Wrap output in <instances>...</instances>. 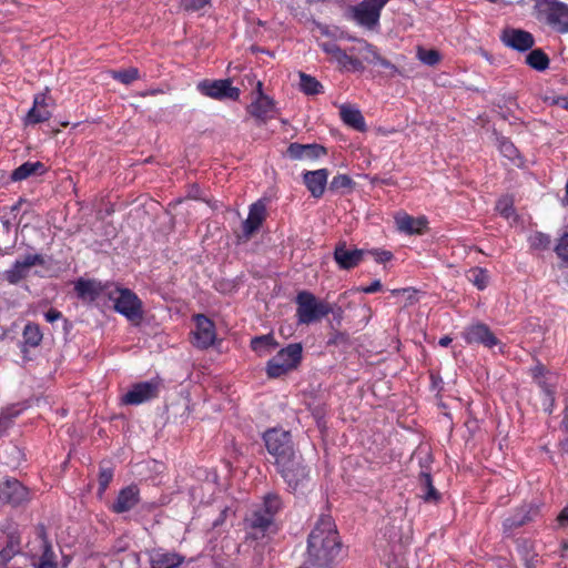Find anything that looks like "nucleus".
Wrapping results in <instances>:
<instances>
[{
  "mask_svg": "<svg viewBox=\"0 0 568 568\" xmlns=\"http://www.w3.org/2000/svg\"><path fill=\"white\" fill-rule=\"evenodd\" d=\"M342 541L331 516H322L307 540V561L316 568H329L338 559Z\"/></svg>",
  "mask_w": 568,
  "mask_h": 568,
  "instance_id": "1",
  "label": "nucleus"
},
{
  "mask_svg": "<svg viewBox=\"0 0 568 568\" xmlns=\"http://www.w3.org/2000/svg\"><path fill=\"white\" fill-rule=\"evenodd\" d=\"M295 302L297 306L296 318L298 324L308 325L318 322L332 312V307L328 303L317 300L316 296L308 291L298 292Z\"/></svg>",
  "mask_w": 568,
  "mask_h": 568,
  "instance_id": "2",
  "label": "nucleus"
},
{
  "mask_svg": "<svg viewBox=\"0 0 568 568\" xmlns=\"http://www.w3.org/2000/svg\"><path fill=\"white\" fill-rule=\"evenodd\" d=\"M534 9L537 19L559 33H568V4L558 0H535Z\"/></svg>",
  "mask_w": 568,
  "mask_h": 568,
  "instance_id": "3",
  "label": "nucleus"
},
{
  "mask_svg": "<svg viewBox=\"0 0 568 568\" xmlns=\"http://www.w3.org/2000/svg\"><path fill=\"white\" fill-rule=\"evenodd\" d=\"M27 548L34 568H58L57 555L43 525L36 527V536L28 542Z\"/></svg>",
  "mask_w": 568,
  "mask_h": 568,
  "instance_id": "4",
  "label": "nucleus"
},
{
  "mask_svg": "<svg viewBox=\"0 0 568 568\" xmlns=\"http://www.w3.org/2000/svg\"><path fill=\"white\" fill-rule=\"evenodd\" d=\"M108 296L113 302L114 310L118 313L135 324L142 321V301L131 290L115 286L108 291Z\"/></svg>",
  "mask_w": 568,
  "mask_h": 568,
  "instance_id": "5",
  "label": "nucleus"
},
{
  "mask_svg": "<svg viewBox=\"0 0 568 568\" xmlns=\"http://www.w3.org/2000/svg\"><path fill=\"white\" fill-rule=\"evenodd\" d=\"M303 347L300 343H293L282 348L266 364V373L271 378H277L296 369L302 361Z\"/></svg>",
  "mask_w": 568,
  "mask_h": 568,
  "instance_id": "6",
  "label": "nucleus"
},
{
  "mask_svg": "<svg viewBox=\"0 0 568 568\" xmlns=\"http://www.w3.org/2000/svg\"><path fill=\"white\" fill-rule=\"evenodd\" d=\"M263 440L268 454L275 458V464L285 465V458L295 452L291 433L282 428L267 429Z\"/></svg>",
  "mask_w": 568,
  "mask_h": 568,
  "instance_id": "7",
  "label": "nucleus"
},
{
  "mask_svg": "<svg viewBox=\"0 0 568 568\" xmlns=\"http://www.w3.org/2000/svg\"><path fill=\"white\" fill-rule=\"evenodd\" d=\"M285 460V465H275L284 480L287 483V485L293 490H296L298 487H302L304 483L307 480V468L303 464V458L301 454H298L296 450L293 452L292 456L286 457Z\"/></svg>",
  "mask_w": 568,
  "mask_h": 568,
  "instance_id": "8",
  "label": "nucleus"
},
{
  "mask_svg": "<svg viewBox=\"0 0 568 568\" xmlns=\"http://www.w3.org/2000/svg\"><path fill=\"white\" fill-rule=\"evenodd\" d=\"M388 0H363L351 8L353 20L367 29L378 26L381 11Z\"/></svg>",
  "mask_w": 568,
  "mask_h": 568,
  "instance_id": "9",
  "label": "nucleus"
},
{
  "mask_svg": "<svg viewBox=\"0 0 568 568\" xmlns=\"http://www.w3.org/2000/svg\"><path fill=\"white\" fill-rule=\"evenodd\" d=\"M195 328L192 331V344L201 349L211 347L216 339L214 322L203 314L193 316Z\"/></svg>",
  "mask_w": 568,
  "mask_h": 568,
  "instance_id": "10",
  "label": "nucleus"
},
{
  "mask_svg": "<svg viewBox=\"0 0 568 568\" xmlns=\"http://www.w3.org/2000/svg\"><path fill=\"white\" fill-rule=\"evenodd\" d=\"M197 89L204 95L215 100H233L237 101L240 98V90L232 85L230 79L221 80H204L199 83Z\"/></svg>",
  "mask_w": 568,
  "mask_h": 568,
  "instance_id": "11",
  "label": "nucleus"
},
{
  "mask_svg": "<svg viewBox=\"0 0 568 568\" xmlns=\"http://www.w3.org/2000/svg\"><path fill=\"white\" fill-rule=\"evenodd\" d=\"M161 387V379L153 378L148 382L138 383L121 397V403L124 405H139L155 398Z\"/></svg>",
  "mask_w": 568,
  "mask_h": 568,
  "instance_id": "12",
  "label": "nucleus"
},
{
  "mask_svg": "<svg viewBox=\"0 0 568 568\" xmlns=\"http://www.w3.org/2000/svg\"><path fill=\"white\" fill-rule=\"evenodd\" d=\"M49 88L41 93H38L33 98V105L26 115V124H38L48 121L51 115V109L54 106V102L49 95Z\"/></svg>",
  "mask_w": 568,
  "mask_h": 568,
  "instance_id": "13",
  "label": "nucleus"
},
{
  "mask_svg": "<svg viewBox=\"0 0 568 568\" xmlns=\"http://www.w3.org/2000/svg\"><path fill=\"white\" fill-rule=\"evenodd\" d=\"M530 374L537 385L545 393L547 409L551 412L555 405V392L558 376L547 371L546 367L539 363L530 369Z\"/></svg>",
  "mask_w": 568,
  "mask_h": 568,
  "instance_id": "14",
  "label": "nucleus"
},
{
  "mask_svg": "<svg viewBox=\"0 0 568 568\" xmlns=\"http://www.w3.org/2000/svg\"><path fill=\"white\" fill-rule=\"evenodd\" d=\"M43 263L44 260L40 254H28L23 260L16 261L11 268L4 271L2 278L10 284H18L29 275L31 267L43 265Z\"/></svg>",
  "mask_w": 568,
  "mask_h": 568,
  "instance_id": "15",
  "label": "nucleus"
},
{
  "mask_svg": "<svg viewBox=\"0 0 568 568\" xmlns=\"http://www.w3.org/2000/svg\"><path fill=\"white\" fill-rule=\"evenodd\" d=\"M321 49L329 57V60L336 62L342 69L362 70V61L348 54L342 50L335 42H322L320 43Z\"/></svg>",
  "mask_w": 568,
  "mask_h": 568,
  "instance_id": "16",
  "label": "nucleus"
},
{
  "mask_svg": "<svg viewBox=\"0 0 568 568\" xmlns=\"http://www.w3.org/2000/svg\"><path fill=\"white\" fill-rule=\"evenodd\" d=\"M463 337L467 344H481L488 348L499 344V339L494 335L490 328L483 323L468 326L464 331Z\"/></svg>",
  "mask_w": 568,
  "mask_h": 568,
  "instance_id": "17",
  "label": "nucleus"
},
{
  "mask_svg": "<svg viewBox=\"0 0 568 568\" xmlns=\"http://www.w3.org/2000/svg\"><path fill=\"white\" fill-rule=\"evenodd\" d=\"M263 84L261 81L256 83L257 97L247 106L248 113L261 121H266L274 115L275 104L274 101L266 94L263 93Z\"/></svg>",
  "mask_w": 568,
  "mask_h": 568,
  "instance_id": "18",
  "label": "nucleus"
},
{
  "mask_svg": "<svg viewBox=\"0 0 568 568\" xmlns=\"http://www.w3.org/2000/svg\"><path fill=\"white\" fill-rule=\"evenodd\" d=\"M266 204L258 200L250 205L247 219L242 224L243 236L248 240L256 233L266 219Z\"/></svg>",
  "mask_w": 568,
  "mask_h": 568,
  "instance_id": "19",
  "label": "nucleus"
},
{
  "mask_svg": "<svg viewBox=\"0 0 568 568\" xmlns=\"http://www.w3.org/2000/svg\"><path fill=\"white\" fill-rule=\"evenodd\" d=\"M500 39L507 47L518 51H527L535 44V39L530 32L515 28L505 29Z\"/></svg>",
  "mask_w": 568,
  "mask_h": 568,
  "instance_id": "20",
  "label": "nucleus"
},
{
  "mask_svg": "<svg viewBox=\"0 0 568 568\" xmlns=\"http://www.w3.org/2000/svg\"><path fill=\"white\" fill-rule=\"evenodd\" d=\"M537 513V508L531 505H524L517 508L513 515L504 520V531L511 532L513 530L526 525L534 519Z\"/></svg>",
  "mask_w": 568,
  "mask_h": 568,
  "instance_id": "21",
  "label": "nucleus"
},
{
  "mask_svg": "<svg viewBox=\"0 0 568 568\" xmlns=\"http://www.w3.org/2000/svg\"><path fill=\"white\" fill-rule=\"evenodd\" d=\"M287 154L293 160H315L326 154L324 146L320 144L291 143Z\"/></svg>",
  "mask_w": 568,
  "mask_h": 568,
  "instance_id": "22",
  "label": "nucleus"
},
{
  "mask_svg": "<svg viewBox=\"0 0 568 568\" xmlns=\"http://www.w3.org/2000/svg\"><path fill=\"white\" fill-rule=\"evenodd\" d=\"M395 223L398 231L409 235L423 234L427 229V219L425 216L414 217L406 213L397 214Z\"/></svg>",
  "mask_w": 568,
  "mask_h": 568,
  "instance_id": "23",
  "label": "nucleus"
},
{
  "mask_svg": "<svg viewBox=\"0 0 568 568\" xmlns=\"http://www.w3.org/2000/svg\"><path fill=\"white\" fill-rule=\"evenodd\" d=\"M27 495V489L18 480H7L0 486V500L4 504L19 505Z\"/></svg>",
  "mask_w": 568,
  "mask_h": 568,
  "instance_id": "24",
  "label": "nucleus"
},
{
  "mask_svg": "<svg viewBox=\"0 0 568 568\" xmlns=\"http://www.w3.org/2000/svg\"><path fill=\"white\" fill-rule=\"evenodd\" d=\"M365 254V250H347L341 245L335 248L334 258L341 268L351 270L363 261Z\"/></svg>",
  "mask_w": 568,
  "mask_h": 568,
  "instance_id": "25",
  "label": "nucleus"
},
{
  "mask_svg": "<svg viewBox=\"0 0 568 568\" xmlns=\"http://www.w3.org/2000/svg\"><path fill=\"white\" fill-rule=\"evenodd\" d=\"M328 172L326 169L308 171L304 174V183L314 197H320L325 191Z\"/></svg>",
  "mask_w": 568,
  "mask_h": 568,
  "instance_id": "26",
  "label": "nucleus"
},
{
  "mask_svg": "<svg viewBox=\"0 0 568 568\" xmlns=\"http://www.w3.org/2000/svg\"><path fill=\"white\" fill-rule=\"evenodd\" d=\"M139 489L136 486H129L120 490L112 510L121 514L132 509L139 503Z\"/></svg>",
  "mask_w": 568,
  "mask_h": 568,
  "instance_id": "27",
  "label": "nucleus"
},
{
  "mask_svg": "<svg viewBox=\"0 0 568 568\" xmlns=\"http://www.w3.org/2000/svg\"><path fill=\"white\" fill-rule=\"evenodd\" d=\"M339 116L346 125L353 128L354 130L365 132L367 129L361 110L352 104H342L339 106Z\"/></svg>",
  "mask_w": 568,
  "mask_h": 568,
  "instance_id": "28",
  "label": "nucleus"
},
{
  "mask_svg": "<svg viewBox=\"0 0 568 568\" xmlns=\"http://www.w3.org/2000/svg\"><path fill=\"white\" fill-rule=\"evenodd\" d=\"M150 562L152 568H176L181 565L182 558L174 552L156 550L152 552Z\"/></svg>",
  "mask_w": 568,
  "mask_h": 568,
  "instance_id": "29",
  "label": "nucleus"
},
{
  "mask_svg": "<svg viewBox=\"0 0 568 568\" xmlns=\"http://www.w3.org/2000/svg\"><path fill=\"white\" fill-rule=\"evenodd\" d=\"M74 290L79 297L93 301L101 294L103 286L97 281L79 280L75 283Z\"/></svg>",
  "mask_w": 568,
  "mask_h": 568,
  "instance_id": "30",
  "label": "nucleus"
},
{
  "mask_svg": "<svg viewBox=\"0 0 568 568\" xmlns=\"http://www.w3.org/2000/svg\"><path fill=\"white\" fill-rule=\"evenodd\" d=\"M44 171H45V168H44L43 163H41L39 161L26 162L12 172L11 179L13 181H22V180L28 179L29 176L42 174V173H44Z\"/></svg>",
  "mask_w": 568,
  "mask_h": 568,
  "instance_id": "31",
  "label": "nucleus"
},
{
  "mask_svg": "<svg viewBox=\"0 0 568 568\" xmlns=\"http://www.w3.org/2000/svg\"><path fill=\"white\" fill-rule=\"evenodd\" d=\"M22 338L23 351H26L27 347H38L42 342L43 335L39 325L30 322L23 328Z\"/></svg>",
  "mask_w": 568,
  "mask_h": 568,
  "instance_id": "32",
  "label": "nucleus"
},
{
  "mask_svg": "<svg viewBox=\"0 0 568 568\" xmlns=\"http://www.w3.org/2000/svg\"><path fill=\"white\" fill-rule=\"evenodd\" d=\"M419 485L423 491L422 498L426 503H437L439 500L440 495L433 486L432 477L428 473L420 474Z\"/></svg>",
  "mask_w": 568,
  "mask_h": 568,
  "instance_id": "33",
  "label": "nucleus"
},
{
  "mask_svg": "<svg viewBox=\"0 0 568 568\" xmlns=\"http://www.w3.org/2000/svg\"><path fill=\"white\" fill-rule=\"evenodd\" d=\"M526 63L537 71H545L549 67V58L542 50L535 49L527 54Z\"/></svg>",
  "mask_w": 568,
  "mask_h": 568,
  "instance_id": "34",
  "label": "nucleus"
},
{
  "mask_svg": "<svg viewBox=\"0 0 568 568\" xmlns=\"http://www.w3.org/2000/svg\"><path fill=\"white\" fill-rule=\"evenodd\" d=\"M277 343L271 334L256 336L251 341V347L253 351L263 355L265 352H270L275 348Z\"/></svg>",
  "mask_w": 568,
  "mask_h": 568,
  "instance_id": "35",
  "label": "nucleus"
},
{
  "mask_svg": "<svg viewBox=\"0 0 568 568\" xmlns=\"http://www.w3.org/2000/svg\"><path fill=\"white\" fill-rule=\"evenodd\" d=\"M416 57L422 63L429 67H434L442 61V54L438 50H427L423 47H417Z\"/></svg>",
  "mask_w": 568,
  "mask_h": 568,
  "instance_id": "36",
  "label": "nucleus"
},
{
  "mask_svg": "<svg viewBox=\"0 0 568 568\" xmlns=\"http://www.w3.org/2000/svg\"><path fill=\"white\" fill-rule=\"evenodd\" d=\"M469 281L480 291L485 290L488 285L489 276L487 270L481 267H474L469 271Z\"/></svg>",
  "mask_w": 568,
  "mask_h": 568,
  "instance_id": "37",
  "label": "nucleus"
},
{
  "mask_svg": "<svg viewBox=\"0 0 568 568\" xmlns=\"http://www.w3.org/2000/svg\"><path fill=\"white\" fill-rule=\"evenodd\" d=\"M301 90L305 94H317L322 91L323 85L311 75H307L305 73H301Z\"/></svg>",
  "mask_w": 568,
  "mask_h": 568,
  "instance_id": "38",
  "label": "nucleus"
},
{
  "mask_svg": "<svg viewBox=\"0 0 568 568\" xmlns=\"http://www.w3.org/2000/svg\"><path fill=\"white\" fill-rule=\"evenodd\" d=\"M273 523V517L266 514L265 510H257L252 515L251 527L265 530Z\"/></svg>",
  "mask_w": 568,
  "mask_h": 568,
  "instance_id": "39",
  "label": "nucleus"
},
{
  "mask_svg": "<svg viewBox=\"0 0 568 568\" xmlns=\"http://www.w3.org/2000/svg\"><path fill=\"white\" fill-rule=\"evenodd\" d=\"M498 149L499 152L508 160L515 162L519 158L518 150L514 145L513 142H510L507 139H499L498 140Z\"/></svg>",
  "mask_w": 568,
  "mask_h": 568,
  "instance_id": "40",
  "label": "nucleus"
},
{
  "mask_svg": "<svg viewBox=\"0 0 568 568\" xmlns=\"http://www.w3.org/2000/svg\"><path fill=\"white\" fill-rule=\"evenodd\" d=\"M374 53H376V50H375L374 45L369 44L365 40H357L356 44L353 45L349 49V53L348 54H351L352 57L357 54V55H361L364 59L365 54H368L371 58H373Z\"/></svg>",
  "mask_w": 568,
  "mask_h": 568,
  "instance_id": "41",
  "label": "nucleus"
},
{
  "mask_svg": "<svg viewBox=\"0 0 568 568\" xmlns=\"http://www.w3.org/2000/svg\"><path fill=\"white\" fill-rule=\"evenodd\" d=\"M112 77L123 84H130L139 79V70L136 68H129L126 70L113 71Z\"/></svg>",
  "mask_w": 568,
  "mask_h": 568,
  "instance_id": "42",
  "label": "nucleus"
},
{
  "mask_svg": "<svg viewBox=\"0 0 568 568\" xmlns=\"http://www.w3.org/2000/svg\"><path fill=\"white\" fill-rule=\"evenodd\" d=\"M392 295L394 296H404L405 297V306H408V305H413L415 304L418 298H417V290L415 288H412V287H406V288H396V290H392L390 291Z\"/></svg>",
  "mask_w": 568,
  "mask_h": 568,
  "instance_id": "43",
  "label": "nucleus"
},
{
  "mask_svg": "<svg viewBox=\"0 0 568 568\" xmlns=\"http://www.w3.org/2000/svg\"><path fill=\"white\" fill-rule=\"evenodd\" d=\"M113 478V469L111 467H101L99 473V495L102 496Z\"/></svg>",
  "mask_w": 568,
  "mask_h": 568,
  "instance_id": "44",
  "label": "nucleus"
},
{
  "mask_svg": "<svg viewBox=\"0 0 568 568\" xmlns=\"http://www.w3.org/2000/svg\"><path fill=\"white\" fill-rule=\"evenodd\" d=\"M281 508V500L275 495H268L264 499V509L266 514H270L272 517Z\"/></svg>",
  "mask_w": 568,
  "mask_h": 568,
  "instance_id": "45",
  "label": "nucleus"
},
{
  "mask_svg": "<svg viewBox=\"0 0 568 568\" xmlns=\"http://www.w3.org/2000/svg\"><path fill=\"white\" fill-rule=\"evenodd\" d=\"M555 252L560 260L568 265V233H565L558 241Z\"/></svg>",
  "mask_w": 568,
  "mask_h": 568,
  "instance_id": "46",
  "label": "nucleus"
},
{
  "mask_svg": "<svg viewBox=\"0 0 568 568\" xmlns=\"http://www.w3.org/2000/svg\"><path fill=\"white\" fill-rule=\"evenodd\" d=\"M530 244L534 248L545 250L550 245V237L548 235L537 232L530 236Z\"/></svg>",
  "mask_w": 568,
  "mask_h": 568,
  "instance_id": "47",
  "label": "nucleus"
},
{
  "mask_svg": "<svg viewBox=\"0 0 568 568\" xmlns=\"http://www.w3.org/2000/svg\"><path fill=\"white\" fill-rule=\"evenodd\" d=\"M353 184L352 179L346 174H338L333 178L331 182V189L332 190H342V189H348Z\"/></svg>",
  "mask_w": 568,
  "mask_h": 568,
  "instance_id": "48",
  "label": "nucleus"
},
{
  "mask_svg": "<svg viewBox=\"0 0 568 568\" xmlns=\"http://www.w3.org/2000/svg\"><path fill=\"white\" fill-rule=\"evenodd\" d=\"M364 60L367 61L368 63L379 64L381 67L389 69L393 72L398 71L397 68L392 62L382 58L377 52L374 53L373 58H371L368 54H365Z\"/></svg>",
  "mask_w": 568,
  "mask_h": 568,
  "instance_id": "49",
  "label": "nucleus"
},
{
  "mask_svg": "<svg viewBox=\"0 0 568 568\" xmlns=\"http://www.w3.org/2000/svg\"><path fill=\"white\" fill-rule=\"evenodd\" d=\"M496 209L506 219H509L515 214L513 203L508 199L498 201Z\"/></svg>",
  "mask_w": 568,
  "mask_h": 568,
  "instance_id": "50",
  "label": "nucleus"
},
{
  "mask_svg": "<svg viewBox=\"0 0 568 568\" xmlns=\"http://www.w3.org/2000/svg\"><path fill=\"white\" fill-rule=\"evenodd\" d=\"M210 0H181V6L186 11H195L205 7Z\"/></svg>",
  "mask_w": 568,
  "mask_h": 568,
  "instance_id": "51",
  "label": "nucleus"
},
{
  "mask_svg": "<svg viewBox=\"0 0 568 568\" xmlns=\"http://www.w3.org/2000/svg\"><path fill=\"white\" fill-rule=\"evenodd\" d=\"M366 254L373 255L377 263H386L393 258V253L386 250L366 251Z\"/></svg>",
  "mask_w": 568,
  "mask_h": 568,
  "instance_id": "52",
  "label": "nucleus"
},
{
  "mask_svg": "<svg viewBox=\"0 0 568 568\" xmlns=\"http://www.w3.org/2000/svg\"><path fill=\"white\" fill-rule=\"evenodd\" d=\"M382 288V283L379 280H375L371 285L368 286H363V287H357L356 291L357 292H363V293H366V294H371V293H375L377 291H379Z\"/></svg>",
  "mask_w": 568,
  "mask_h": 568,
  "instance_id": "53",
  "label": "nucleus"
},
{
  "mask_svg": "<svg viewBox=\"0 0 568 568\" xmlns=\"http://www.w3.org/2000/svg\"><path fill=\"white\" fill-rule=\"evenodd\" d=\"M14 556V548L3 547L0 550V565H4Z\"/></svg>",
  "mask_w": 568,
  "mask_h": 568,
  "instance_id": "54",
  "label": "nucleus"
},
{
  "mask_svg": "<svg viewBox=\"0 0 568 568\" xmlns=\"http://www.w3.org/2000/svg\"><path fill=\"white\" fill-rule=\"evenodd\" d=\"M561 426L566 432H568V398L566 402L565 416L561 422ZM561 447L565 452L568 453V438L561 443Z\"/></svg>",
  "mask_w": 568,
  "mask_h": 568,
  "instance_id": "55",
  "label": "nucleus"
},
{
  "mask_svg": "<svg viewBox=\"0 0 568 568\" xmlns=\"http://www.w3.org/2000/svg\"><path fill=\"white\" fill-rule=\"evenodd\" d=\"M44 317L45 320L49 322V323H53L58 320H60L62 317V314L61 312L54 310V308H51L45 314H44Z\"/></svg>",
  "mask_w": 568,
  "mask_h": 568,
  "instance_id": "56",
  "label": "nucleus"
},
{
  "mask_svg": "<svg viewBox=\"0 0 568 568\" xmlns=\"http://www.w3.org/2000/svg\"><path fill=\"white\" fill-rule=\"evenodd\" d=\"M558 523L561 526L567 525L568 526V507L564 508L560 514L558 515Z\"/></svg>",
  "mask_w": 568,
  "mask_h": 568,
  "instance_id": "57",
  "label": "nucleus"
},
{
  "mask_svg": "<svg viewBox=\"0 0 568 568\" xmlns=\"http://www.w3.org/2000/svg\"><path fill=\"white\" fill-rule=\"evenodd\" d=\"M8 548H14V555L19 551L20 549V540L18 538H13L11 537L8 545L6 546Z\"/></svg>",
  "mask_w": 568,
  "mask_h": 568,
  "instance_id": "58",
  "label": "nucleus"
},
{
  "mask_svg": "<svg viewBox=\"0 0 568 568\" xmlns=\"http://www.w3.org/2000/svg\"><path fill=\"white\" fill-rule=\"evenodd\" d=\"M438 343L440 346L447 347L452 343V338L449 336H443Z\"/></svg>",
  "mask_w": 568,
  "mask_h": 568,
  "instance_id": "59",
  "label": "nucleus"
},
{
  "mask_svg": "<svg viewBox=\"0 0 568 568\" xmlns=\"http://www.w3.org/2000/svg\"><path fill=\"white\" fill-rule=\"evenodd\" d=\"M7 425L4 418L0 417V435L6 430Z\"/></svg>",
  "mask_w": 568,
  "mask_h": 568,
  "instance_id": "60",
  "label": "nucleus"
},
{
  "mask_svg": "<svg viewBox=\"0 0 568 568\" xmlns=\"http://www.w3.org/2000/svg\"><path fill=\"white\" fill-rule=\"evenodd\" d=\"M537 559L535 560V557H532L530 560L526 562L527 568H534L536 566Z\"/></svg>",
  "mask_w": 568,
  "mask_h": 568,
  "instance_id": "61",
  "label": "nucleus"
},
{
  "mask_svg": "<svg viewBox=\"0 0 568 568\" xmlns=\"http://www.w3.org/2000/svg\"><path fill=\"white\" fill-rule=\"evenodd\" d=\"M565 191H566V195H565V199H564L562 202H564L565 205H568V180H567V183H566Z\"/></svg>",
  "mask_w": 568,
  "mask_h": 568,
  "instance_id": "62",
  "label": "nucleus"
},
{
  "mask_svg": "<svg viewBox=\"0 0 568 568\" xmlns=\"http://www.w3.org/2000/svg\"><path fill=\"white\" fill-rule=\"evenodd\" d=\"M560 101L562 102L561 105L568 111V99L562 98Z\"/></svg>",
  "mask_w": 568,
  "mask_h": 568,
  "instance_id": "63",
  "label": "nucleus"
}]
</instances>
